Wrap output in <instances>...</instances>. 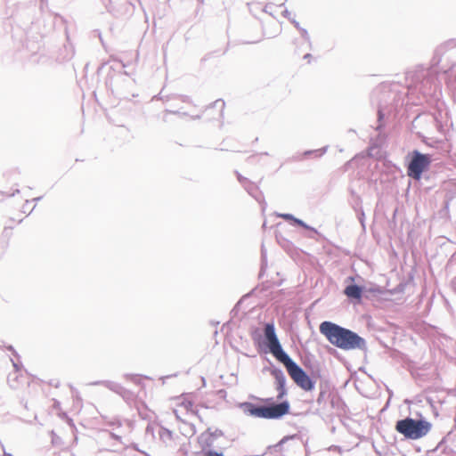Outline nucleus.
Instances as JSON below:
<instances>
[{
	"label": "nucleus",
	"mask_w": 456,
	"mask_h": 456,
	"mask_svg": "<svg viewBox=\"0 0 456 456\" xmlns=\"http://www.w3.org/2000/svg\"><path fill=\"white\" fill-rule=\"evenodd\" d=\"M20 221L16 222L14 220H8L5 222V224H4V236L5 237H8L10 235V233L8 232L9 230H12L16 225L17 224L19 223Z\"/></svg>",
	"instance_id": "nucleus-9"
},
{
	"label": "nucleus",
	"mask_w": 456,
	"mask_h": 456,
	"mask_svg": "<svg viewBox=\"0 0 456 456\" xmlns=\"http://www.w3.org/2000/svg\"><path fill=\"white\" fill-rule=\"evenodd\" d=\"M202 456H224V454L222 452L207 451L203 452Z\"/></svg>",
	"instance_id": "nucleus-11"
},
{
	"label": "nucleus",
	"mask_w": 456,
	"mask_h": 456,
	"mask_svg": "<svg viewBox=\"0 0 456 456\" xmlns=\"http://www.w3.org/2000/svg\"><path fill=\"white\" fill-rule=\"evenodd\" d=\"M174 413L178 420L186 423L198 415V409L190 396L181 395L175 399Z\"/></svg>",
	"instance_id": "nucleus-5"
},
{
	"label": "nucleus",
	"mask_w": 456,
	"mask_h": 456,
	"mask_svg": "<svg viewBox=\"0 0 456 456\" xmlns=\"http://www.w3.org/2000/svg\"><path fill=\"white\" fill-rule=\"evenodd\" d=\"M345 295L350 298H355L358 301L362 298V289L357 285H349L344 290Z\"/></svg>",
	"instance_id": "nucleus-8"
},
{
	"label": "nucleus",
	"mask_w": 456,
	"mask_h": 456,
	"mask_svg": "<svg viewBox=\"0 0 456 456\" xmlns=\"http://www.w3.org/2000/svg\"><path fill=\"white\" fill-rule=\"evenodd\" d=\"M111 437L118 440V441H120L121 440V437L118 435H115L113 433L110 434Z\"/></svg>",
	"instance_id": "nucleus-13"
},
{
	"label": "nucleus",
	"mask_w": 456,
	"mask_h": 456,
	"mask_svg": "<svg viewBox=\"0 0 456 456\" xmlns=\"http://www.w3.org/2000/svg\"><path fill=\"white\" fill-rule=\"evenodd\" d=\"M431 427L427 420L406 418L396 422L395 430L407 439L418 440L425 436Z\"/></svg>",
	"instance_id": "nucleus-4"
},
{
	"label": "nucleus",
	"mask_w": 456,
	"mask_h": 456,
	"mask_svg": "<svg viewBox=\"0 0 456 456\" xmlns=\"http://www.w3.org/2000/svg\"><path fill=\"white\" fill-rule=\"evenodd\" d=\"M240 407L244 412L260 419H276L289 412L290 404L288 401L280 403H273L266 406H256L251 403H243Z\"/></svg>",
	"instance_id": "nucleus-3"
},
{
	"label": "nucleus",
	"mask_w": 456,
	"mask_h": 456,
	"mask_svg": "<svg viewBox=\"0 0 456 456\" xmlns=\"http://www.w3.org/2000/svg\"><path fill=\"white\" fill-rule=\"evenodd\" d=\"M297 223H298L299 224H302V222L300 220H296Z\"/></svg>",
	"instance_id": "nucleus-15"
},
{
	"label": "nucleus",
	"mask_w": 456,
	"mask_h": 456,
	"mask_svg": "<svg viewBox=\"0 0 456 456\" xmlns=\"http://www.w3.org/2000/svg\"><path fill=\"white\" fill-rule=\"evenodd\" d=\"M273 374L275 377V380H276V389L278 391L277 399L281 400L287 394V390L285 387L286 379L281 370H274V371H273Z\"/></svg>",
	"instance_id": "nucleus-7"
},
{
	"label": "nucleus",
	"mask_w": 456,
	"mask_h": 456,
	"mask_svg": "<svg viewBox=\"0 0 456 456\" xmlns=\"http://www.w3.org/2000/svg\"><path fill=\"white\" fill-rule=\"evenodd\" d=\"M320 332L330 344L343 350L359 348L364 344V340L356 333L330 322H322Z\"/></svg>",
	"instance_id": "nucleus-2"
},
{
	"label": "nucleus",
	"mask_w": 456,
	"mask_h": 456,
	"mask_svg": "<svg viewBox=\"0 0 456 456\" xmlns=\"http://www.w3.org/2000/svg\"><path fill=\"white\" fill-rule=\"evenodd\" d=\"M305 59H309L311 58V55L309 53H306L305 56H304Z\"/></svg>",
	"instance_id": "nucleus-14"
},
{
	"label": "nucleus",
	"mask_w": 456,
	"mask_h": 456,
	"mask_svg": "<svg viewBox=\"0 0 456 456\" xmlns=\"http://www.w3.org/2000/svg\"><path fill=\"white\" fill-rule=\"evenodd\" d=\"M159 436L160 437L164 438V437H167V438H169L171 439L172 438V433L171 431H169L168 429L167 428H162L161 431L159 432Z\"/></svg>",
	"instance_id": "nucleus-10"
},
{
	"label": "nucleus",
	"mask_w": 456,
	"mask_h": 456,
	"mask_svg": "<svg viewBox=\"0 0 456 456\" xmlns=\"http://www.w3.org/2000/svg\"><path fill=\"white\" fill-rule=\"evenodd\" d=\"M281 216L282 218H284L285 220H291V219H293V216L291 215H289V214H282V215H281Z\"/></svg>",
	"instance_id": "nucleus-12"
},
{
	"label": "nucleus",
	"mask_w": 456,
	"mask_h": 456,
	"mask_svg": "<svg viewBox=\"0 0 456 456\" xmlns=\"http://www.w3.org/2000/svg\"><path fill=\"white\" fill-rule=\"evenodd\" d=\"M431 163V159L427 154H421L419 151H413V157L410 162L407 174L409 176L419 180L421 177V174L426 170Z\"/></svg>",
	"instance_id": "nucleus-6"
},
{
	"label": "nucleus",
	"mask_w": 456,
	"mask_h": 456,
	"mask_svg": "<svg viewBox=\"0 0 456 456\" xmlns=\"http://www.w3.org/2000/svg\"><path fill=\"white\" fill-rule=\"evenodd\" d=\"M264 334L269 352L285 366L291 379L303 390H313L314 384L310 377L282 349L273 322L265 325Z\"/></svg>",
	"instance_id": "nucleus-1"
}]
</instances>
